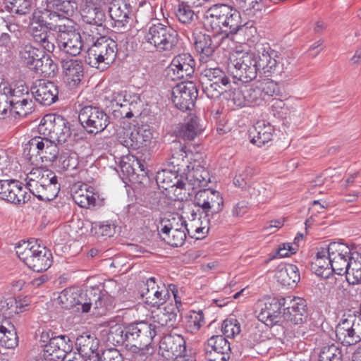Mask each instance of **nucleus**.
<instances>
[{
  "label": "nucleus",
  "mask_w": 361,
  "mask_h": 361,
  "mask_svg": "<svg viewBox=\"0 0 361 361\" xmlns=\"http://www.w3.org/2000/svg\"><path fill=\"white\" fill-rule=\"evenodd\" d=\"M78 119L88 133L94 134L102 132L110 123L109 116L102 109L90 105L80 110Z\"/></svg>",
  "instance_id": "obj_11"
},
{
  "label": "nucleus",
  "mask_w": 361,
  "mask_h": 361,
  "mask_svg": "<svg viewBox=\"0 0 361 361\" xmlns=\"http://www.w3.org/2000/svg\"><path fill=\"white\" fill-rule=\"evenodd\" d=\"M54 38L59 50L70 54L77 56L85 47L82 42V37L73 25H53Z\"/></svg>",
  "instance_id": "obj_8"
},
{
  "label": "nucleus",
  "mask_w": 361,
  "mask_h": 361,
  "mask_svg": "<svg viewBox=\"0 0 361 361\" xmlns=\"http://www.w3.org/2000/svg\"><path fill=\"white\" fill-rule=\"evenodd\" d=\"M193 6L185 3L183 1H179L178 4L176 8V16L178 21L185 25H192L197 19V16L192 9Z\"/></svg>",
  "instance_id": "obj_47"
},
{
  "label": "nucleus",
  "mask_w": 361,
  "mask_h": 361,
  "mask_svg": "<svg viewBox=\"0 0 361 361\" xmlns=\"http://www.w3.org/2000/svg\"><path fill=\"white\" fill-rule=\"evenodd\" d=\"M0 345L6 348H13L18 345V336L13 325L9 329L0 325Z\"/></svg>",
  "instance_id": "obj_54"
},
{
  "label": "nucleus",
  "mask_w": 361,
  "mask_h": 361,
  "mask_svg": "<svg viewBox=\"0 0 361 361\" xmlns=\"http://www.w3.org/2000/svg\"><path fill=\"white\" fill-rule=\"evenodd\" d=\"M30 304V300L27 297H9L0 301V311L3 314L8 317H13L16 314L25 312Z\"/></svg>",
  "instance_id": "obj_31"
},
{
  "label": "nucleus",
  "mask_w": 361,
  "mask_h": 361,
  "mask_svg": "<svg viewBox=\"0 0 361 361\" xmlns=\"http://www.w3.org/2000/svg\"><path fill=\"white\" fill-rule=\"evenodd\" d=\"M274 128L269 123L266 124L264 121H258L254 126L252 142L261 147L271 140Z\"/></svg>",
  "instance_id": "obj_40"
},
{
  "label": "nucleus",
  "mask_w": 361,
  "mask_h": 361,
  "mask_svg": "<svg viewBox=\"0 0 361 361\" xmlns=\"http://www.w3.org/2000/svg\"><path fill=\"white\" fill-rule=\"evenodd\" d=\"M311 269L317 276L324 278L328 277L331 270V261L330 252H329V246L327 247H320L317 250L316 255L311 264Z\"/></svg>",
  "instance_id": "obj_30"
},
{
  "label": "nucleus",
  "mask_w": 361,
  "mask_h": 361,
  "mask_svg": "<svg viewBox=\"0 0 361 361\" xmlns=\"http://www.w3.org/2000/svg\"><path fill=\"white\" fill-rule=\"evenodd\" d=\"M348 281L353 284L361 283V253L354 252L350 260L348 272H345Z\"/></svg>",
  "instance_id": "obj_50"
},
{
  "label": "nucleus",
  "mask_w": 361,
  "mask_h": 361,
  "mask_svg": "<svg viewBox=\"0 0 361 361\" xmlns=\"http://www.w3.org/2000/svg\"><path fill=\"white\" fill-rule=\"evenodd\" d=\"M200 80L204 92L212 99L219 97L223 92V86H226L230 82L226 73L219 67L204 68L201 71Z\"/></svg>",
  "instance_id": "obj_9"
},
{
  "label": "nucleus",
  "mask_w": 361,
  "mask_h": 361,
  "mask_svg": "<svg viewBox=\"0 0 361 361\" xmlns=\"http://www.w3.org/2000/svg\"><path fill=\"white\" fill-rule=\"evenodd\" d=\"M141 295L145 298V303L152 306H160L164 304L170 297L169 290L164 285L161 287H157L156 290L145 292L142 291Z\"/></svg>",
  "instance_id": "obj_45"
},
{
  "label": "nucleus",
  "mask_w": 361,
  "mask_h": 361,
  "mask_svg": "<svg viewBox=\"0 0 361 361\" xmlns=\"http://www.w3.org/2000/svg\"><path fill=\"white\" fill-rule=\"evenodd\" d=\"M75 202L82 208H90L99 206V195L94 192V189L87 185H81L73 195Z\"/></svg>",
  "instance_id": "obj_33"
},
{
  "label": "nucleus",
  "mask_w": 361,
  "mask_h": 361,
  "mask_svg": "<svg viewBox=\"0 0 361 361\" xmlns=\"http://www.w3.org/2000/svg\"><path fill=\"white\" fill-rule=\"evenodd\" d=\"M0 91L9 97V103L17 114L25 116L32 109V101L29 97V90L23 82L11 85L6 81L1 80Z\"/></svg>",
  "instance_id": "obj_6"
},
{
  "label": "nucleus",
  "mask_w": 361,
  "mask_h": 361,
  "mask_svg": "<svg viewBox=\"0 0 361 361\" xmlns=\"http://www.w3.org/2000/svg\"><path fill=\"white\" fill-rule=\"evenodd\" d=\"M221 330L226 337L233 338L240 333V324L235 319H226L222 324Z\"/></svg>",
  "instance_id": "obj_64"
},
{
  "label": "nucleus",
  "mask_w": 361,
  "mask_h": 361,
  "mask_svg": "<svg viewBox=\"0 0 361 361\" xmlns=\"http://www.w3.org/2000/svg\"><path fill=\"white\" fill-rule=\"evenodd\" d=\"M108 12L114 26L121 32H125L130 27L133 20V8L128 0H112L109 5Z\"/></svg>",
  "instance_id": "obj_15"
},
{
  "label": "nucleus",
  "mask_w": 361,
  "mask_h": 361,
  "mask_svg": "<svg viewBox=\"0 0 361 361\" xmlns=\"http://www.w3.org/2000/svg\"><path fill=\"white\" fill-rule=\"evenodd\" d=\"M286 299V302L290 301V305L283 308V317L284 319L294 324L305 322L307 317L305 300L300 298L292 299L290 297H288Z\"/></svg>",
  "instance_id": "obj_26"
},
{
  "label": "nucleus",
  "mask_w": 361,
  "mask_h": 361,
  "mask_svg": "<svg viewBox=\"0 0 361 361\" xmlns=\"http://www.w3.org/2000/svg\"><path fill=\"white\" fill-rule=\"evenodd\" d=\"M257 60L260 74H263L265 77L281 75L279 54L276 51L270 47L264 48L262 51H258Z\"/></svg>",
  "instance_id": "obj_21"
},
{
  "label": "nucleus",
  "mask_w": 361,
  "mask_h": 361,
  "mask_svg": "<svg viewBox=\"0 0 361 361\" xmlns=\"http://www.w3.org/2000/svg\"><path fill=\"white\" fill-rule=\"evenodd\" d=\"M127 326L115 324L109 326L107 331V341L114 345H124L127 348Z\"/></svg>",
  "instance_id": "obj_48"
},
{
  "label": "nucleus",
  "mask_w": 361,
  "mask_h": 361,
  "mask_svg": "<svg viewBox=\"0 0 361 361\" xmlns=\"http://www.w3.org/2000/svg\"><path fill=\"white\" fill-rule=\"evenodd\" d=\"M245 92V87L243 85L231 90L227 94L228 99L231 100L236 106L243 107L247 106V97Z\"/></svg>",
  "instance_id": "obj_63"
},
{
  "label": "nucleus",
  "mask_w": 361,
  "mask_h": 361,
  "mask_svg": "<svg viewBox=\"0 0 361 361\" xmlns=\"http://www.w3.org/2000/svg\"><path fill=\"white\" fill-rule=\"evenodd\" d=\"M0 198L13 204H24L29 200L30 195L16 180H0Z\"/></svg>",
  "instance_id": "obj_20"
},
{
  "label": "nucleus",
  "mask_w": 361,
  "mask_h": 361,
  "mask_svg": "<svg viewBox=\"0 0 361 361\" xmlns=\"http://www.w3.org/2000/svg\"><path fill=\"white\" fill-rule=\"evenodd\" d=\"M32 70L45 77H53L58 71V66L49 56L44 54Z\"/></svg>",
  "instance_id": "obj_51"
},
{
  "label": "nucleus",
  "mask_w": 361,
  "mask_h": 361,
  "mask_svg": "<svg viewBox=\"0 0 361 361\" xmlns=\"http://www.w3.org/2000/svg\"><path fill=\"white\" fill-rule=\"evenodd\" d=\"M195 47L197 51L200 53V60L202 63H207L209 61L217 47L210 35L202 33L195 37Z\"/></svg>",
  "instance_id": "obj_36"
},
{
  "label": "nucleus",
  "mask_w": 361,
  "mask_h": 361,
  "mask_svg": "<svg viewBox=\"0 0 361 361\" xmlns=\"http://www.w3.org/2000/svg\"><path fill=\"white\" fill-rule=\"evenodd\" d=\"M71 341L68 336L59 335L52 336L49 341L44 345V351L48 355H51L56 351H61L62 355L66 354L71 350Z\"/></svg>",
  "instance_id": "obj_41"
},
{
  "label": "nucleus",
  "mask_w": 361,
  "mask_h": 361,
  "mask_svg": "<svg viewBox=\"0 0 361 361\" xmlns=\"http://www.w3.org/2000/svg\"><path fill=\"white\" fill-rule=\"evenodd\" d=\"M75 345L80 353L88 355L93 353L97 350L98 341L93 335L89 333H83L77 337Z\"/></svg>",
  "instance_id": "obj_49"
},
{
  "label": "nucleus",
  "mask_w": 361,
  "mask_h": 361,
  "mask_svg": "<svg viewBox=\"0 0 361 361\" xmlns=\"http://www.w3.org/2000/svg\"><path fill=\"white\" fill-rule=\"evenodd\" d=\"M257 61V54L253 52H246L231 61L230 69L233 79L243 82L255 79L259 73Z\"/></svg>",
  "instance_id": "obj_10"
},
{
  "label": "nucleus",
  "mask_w": 361,
  "mask_h": 361,
  "mask_svg": "<svg viewBox=\"0 0 361 361\" xmlns=\"http://www.w3.org/2000/svg\"><path fill=\"white\" fill-rule=\"evenodd\" d=\"M186 233L190 235V229L188 228H183L182 230L175 231L169 233V234H164L163 240L172 247L182 246L186 239Z\"/></svg>",
  "instance_id": "obj_59"
},
{
  "label": "nucleus",
  "mask_w": 361,
  "mask_h": 361,
  "mask_svg": "<svg viewBox=\"0 0 361 361\" xmlns=\"http://www.w3.org/2000/svg\"><path fill=\"white\" fill-rule=\"evenodd\" d=\"M44 247V246L38 243V240L31 239L20 242L16 246V252L20 259L27 266L30 262V259H35L39 253L40 248Z\"/></svg>",
  "instance_id": "obj_34"
},
{
  "label": "nucleus",
  "mask_w": 361,
  "mask_h": 361,
  "mask_svg": "<svg viewBox=\"0 0 361 361\" xmlns=\"http://www.w3.org/2000/svg\"><path fill=\"white\" fill-rule=\"evenodd\" d=\"M135 133V126L133 127H128L120 128L117 133L118 141L128 149H135L134 145L131 144L133 142V135Z\"/></svg>",
  "instance_id": "obj_62"
},
{
  "label": "nucleus",
  "mask_w": 361,
  "mask_h": 361,
  "mask_svg": "<svg viewBox=\"0 0 361 361\" xmlns=\"http://www.w3.org/2000/svg\"><path fill=\"white\" fill-rule=\"evenodd\" d=\"M185 343L179 335H166L159 342L160 354L167 360L176 357L185 350Z\"/></svg>",
  "instance_id": "obj_24"
},
{
  "label": "nucleus",
  "mask_w": 361,
  "mask_h": 361,
  "mask_svg": "<svg viewBox=\"0 0 361 361\" xmlns=\"http://www.w3.org/2000/svg\"><path fill=\"white\" fill-rule=\"evenodd\" d=\"M44 51L28 43L23 44L20 50V57L30 69L32 70L42 59Z\"/></svg>",
  "instance_id": "obj_38"
},
{
  "label": "nucleus",
  "mask_w": 361,
  "mask_h": 361,
  "mask_svg": "<svg viewBox=\"0 0 361 361\" xmlns=\"http://www.w3.org/2000/svg\"><path fill=\"white\" fill-rule=\"evenodd\" d=\"M26 188L37 199L51 201L60 190V184L55 173L44 168L33 169L27 176Z\"/></svg>",
  "instance_id": "obj_2"
},
{
  "label": "nucleus",
  "mask_w": 361,
  "mask_h": 361,
  "mask_svg": "<svg viewBox=\"0 0 361 361\" xmlns=\"http://www.w3.org/2000/svg\"><path fill=\"white\" fill-rule=\"evenodd\" d=\"M186 228L188 224L182 216L178 214H170L161 219L158 229L162 234H169L171 232Z\"/></svg>",
  "instance_id": "obj_39"
},
{
  "label": "nucleus",
  "mask_w": 361,
  "mask_h": 361,
  "mask_svg": "<svg viewBox=\"0 0 361 361\" xmlns=\"http://www.w3.org/2000/svg\"><path fill=\"white\" fill-rule=\"evenodd\" d=\"M331 261V270L338 275H344L348 272V267L353 253L350 248L340 243L333 242L329 245Z\"/></svg>",
  "instance_id": "obj_17"
},
{
  "label": "nucleus",
  "mask_w": 361,
  "mask_h": 361,
  "mask_svg": "<svg viewBox=\"0 0 361 361\" xmlns=\"http://www.w3.org/2000/svg\"><path fill=\"white\" fill-rule=\"evenodd\" d=\"M82 20L90 25L102 26L106 19L104 12L94 4H87L81 11Z\"/></svg>",
  "instance_id": "obj_43"
},
{
  "label": "nucleus",
  "mask_w": 361,
  "mask_h": 361,
  "mask_svg": "<svg viewBox=\"0 0 361 361\" xmlns=\"http://www.w3.org/2000/svg\"><path fill=\"white\" fill-rule=\"evenodd\" d=\"M31 92L35 100L43 106H49L58 100V86L49 80H37L31 87Z\"/></svg>",
  "instance_id": "obj_19"
},
{
  "label": "nucleus",
  "mask_w": 361,
  "mask_h": 361,
  "mask_svg": "<svg viewBox=\"0 0 361 361\" xmlns=\"http://www.w3.org/2000/svg\"><path fill=\"white\" fill-rule=\"evenodd\" d=\"M258 84L262 97H264V101H266L271 97L278 96L281 93L279 85L273 80H264V81L258 82Z\"/></svg>",
  "instance_id": "obj_61"
},
{
  "label": "nucleus",
  "mask_w": 361,
  "mask_h": 361,
  "mask_svg": "<svg viewBox=\"0 0 361 361\" xmlns=\"http://www.w3.org/2000/svg\"><path fill=\"white\" fill-rule=\"evenodd\" d=\"M117 51L114 39L101 37L87 48L85 61L91 67L104 71L115 61Z\"/></svg>",
  "instance_id": "obj_4"
},
{
  "label": "nucleus",
  "mask_w": 361,
  "mask_h": 361,
  "mask_svg": "<svg viewBox=\"0 0 361 361\" xmlns=\"http://www.w3.org/2000/svg\"><path fill=\"white\" fill-rule=\"evenodd\" d=\"M94 289V287H90L85 290H77L78 297H75V307H77L78 310H81L84 313L89 312L87 300L92 299Z\"/></svg>",
  "instance_id": "obj_60"
},
{
  "label": "nucleus",
  "mask_w": 361,
  "mask_h": 361,
  "mask_svg": "<svg viewBox=\"0 0 361 361\" xmlns=\"http://www.w3.org/2000/svg\"><path fill=\"white\" fill-rule=\"evenodd\" d=\"M204 324V317L202 311H190L185 317V329L188 332L196 334Z\"/></svg>",
  "instance_id": "obj_52"
},
{
  "label": "nucleus",
  "mask_w": 361,
  "mask_h": 361,
  "mask_svg": "<svg viewBox=\"0 0 361 361\" xmlns=\"http://www.w3.org/2000/svg\"><path fill=\"white\" fill-rule=\"evenodd\" d=\"M336 336L337 339L344 345H354L360 341L343 317L336 327Z\"/></svg>",
  "instance_id": "obj_42"
},
{
  "label": "nucleus",
  "mask_w": 361,
  "mask_h": 361,
  "mask_svg": "<svg viewBox=\"0 0 361 361\" xmlns=\"http://www.w3.org/2000/svg\"><path fill=\"white\" fill-rule=\"evenodd\" d=\"M209 181V171L204 167L198 164L188 170V172L185 174V180L183 178L177 179L171 186H176L177 188L190 191V190H194L198 188L207 186Z\"/></svg>",
  "instance_id": "obj_16"
},
{
  "label": "nucleus",
  "mask_w": 361,
  "mask_h": 361,
  "mask_svg": "<svg viewBox=\"0 0 361 361\" xmlns=\"http://www.w3.org/2000/svg\"><path fill=\"white\" fill-rule=\"evenodd\" d=\"M157 335L156 326L154 324L140 322L132 323L127 326V346L131 345L133 350L137 349L140 346H148L152 344L153 338Z\"/></svg>",
  "instance_id": "obj_12"
},
{
  "label": "nucleus",
  "mask_w": 361,
  "mask_h": 361,
  "mask_svg": "<svg viewBox=\"0 0 361 361\" xmlns=\"http://www.w3.org/2000/svg\"><path fill=\"white\" fill-rule=\"evenodd\" d=\"M134 149H137L147 146L152 138L151 130L146 126H135V133L133 135Z\"/></svg>",
  "instance_id": "obj_53"
},
{
  "label": "nucleus",
  "mask_w": 361,
  "mask_h": 361,
  "mask_svg": "<svg viewBox=\"0 0 361 361\" xmlns=\"http://www.w3.org/2000/svg\"><path fill=\"white\" fill-rule=\"evenodd\" d=\"M45 1L42 4L41 13L47 15L49 20L72 14L77 7L75 2L68 0H47Z\"/></svg>",
  "instance_id": "obj_25"
},
{
  "label": "nucleus",
  "mask_w": 361,
  "mask_h": 361,
  "mask_svg": "<svg viewBox=\"0 0 361 361\" xmlns=\"http://www.w3.org/2000/svg\"><path fill=\"white\" fill-rule=\"evenodd\" d=\"M194 203L202 209L204 218L210 225L212 224L210 216L214 218L217 216L224 207V200L220 193L211 189L197 191L195 195Z\"/></svg>",
  "instance_id": "obj_13"
},
{
  "label": "nucleus",
  "mask_w": 361,
  "mask_h": 361,
  "mask_svg": "<svg viewBox=\"0 0 361 361\" xmlns=\"http://www.w3.org/2000/svg\"><path fill=\"white\" fill-rule=\"evenodd\" d=\"M38 130L42 135L51 138L56 144L66 142L71 135L68 122L63 117L54 114L44 116Z\"/></svg>",
  "instance_id": "obj_7"
},
{
  "label": "nucleus",
  "mask_w": 361,
  "mask_h": 361,
  "mask_svg": "<svg viewBox=\"0 0 361 361\" xmlns=\"http://www.w3.org/2000/svg\"><path fill=\"white\" fill-rule=\"evenodd\" d=\"M75 297H78L77 290L66 288L62 290L56 302L64 309H71L75 307Z\"/></svg>",
  "instance_id": "obj_58"
},
{
  "label": "nucleus",
  "mask_w": 361,
  "mask_h": 361,
  "mask_svg": "<svg viewBox=\"0 0 361 361\" xmlns=\"http://www.w3.org/2000/svg\"><path fill=\"white\" fill-rule=\"evenodd\" d=\"M245 87V96L247 97V106H259L263 104L264 97L258 82Z\"/></svg>",
  "instance_id": "obj_56"
},
{
  "label": "nucleus",
  "mask_w": 361,
  "mask_h": 361,
  "mask_svg": "<svg viewBox=\"0 0 361 361\" xmlns=\"http://www.w3.org/2000/svg\"><path fill=\"white\" fill-rule=\"evenodd\" d=\"M187 147L180 141L174 140L171 142L170 147V164L174 168L177 167V171L181 170L183 167H188V152Z\"/></svg>",
  "instance_id": "obj_35"
},
{
  "label": "nucleus",
  "mask_w": 361,
  "mask_h": 361,
  "mask_svg": "<svg viewBox=\"0 0 361 361\" xmlns=\"http://www.w3.org/2000/svg\"><path fill=\"white\" fill-rule=\"evenodd\" d=\"M276 278L283 286L289 288L295 287L300 279L298 268L292 264L280 268L276 273Z\"/></svg>",
  "instance_id": "obj_37"
},
{
  "label": "nucleus",
  "mask_w": 361,
  "mask_h": 361,
  "mask_svg": "<svg viewBox=\"0 0 361 361\" xmlns=\"http://www.w3.org/2000/svg\"><path fill=\"white\" fill-rule=\"evenodd\" d=\"M204 25L207 31L214 35L236 34L245 25L242 24L240 13L233 7L225 4H216L204 13Z\"/></svg>",
  "instance_id": "obj_1"
},
{
  "label": "nucleus",
  "mask_w": 361,
  "mask_h": 361,
  "mask_svg": "<svg viewBox=\"0 0 361 361\" xmlns=\"http://www.w3.org/2000/svg\"><path fill=\"white\" fill-rule=\"evenodd\" d=\"M179 311L178 306L175 307L172 304L168 305L157 314L155 322L161 326L173 327L179 321Z\"/></svg>",
  "instance_id": "obj_44"
},
{
  "label": "nucleus",
  "mask_w": 361,
  "mask_h": 361,
  "mask_svg": "<svg viewBox=\"0 0 361 361\" xmlns=\"http://www.w3.org/2000/svg\"><path fill=\"white\" fill-rule=\"evenodd\" d=\"M59 149L57 144L47 136H35L25 145L24 154L32 161L40 160L44 163L56 161Z\"/></svg>",
  "instance_id": "obj_5"
},
{
  "label": "nucleus",
  "mask_w": 361,
  "mask_h": 361,
  "mask_svg": "<svg viewBox=\"0 0 361 361\" xmlns=\"http://www.w3.org/2000/svg\"><path fill=\"white\" fill-rule=\"evenodd\" d=\"M93 295L92 300H94V303H93L92 314L102 317L113 310L115 306L114 296L104 293L98 287H94Z\"/></svg>",
  "instance_id": "obj_28"
},
{
  "label": "nucleus",
  "mask_w": 361,
  "mask_h": 361,
  "mask_svg": "<svg viewBox=\"0 0 361 361\" xmlns=\"http://www.w3.org/2000/svg\"><path fill=\"white\" fill-rule=\"evenodd\" d=\"M195 61L192 56L188 53L176 56L169 67V71L173 72V80H180L191 77L194 73Z\"/></svg>",
  "instance_id": "obj_23"
},
{
  "label": "nucleus",
  "mask_w": 361,
  "mask_h": 361,
  "mask_svg": "<svg viewBox=\"0 0 361 361\" xmlns=\"http://www.w3.org/2000/svg\"><path fill=\"white\" fill-rule=\"evenodd\" d=\"M63 72L70 89L76 88L83 78V66L80 60L68 59L62 61Z\"/></svg>",
  "instance_id": "obj_27"
},
{
  "label": "nucleus",
  "mask_w": 361,
  "mask_h": 361,
  "mask_svg": "<svg viewBox=\"0 0 361 361\" xmlns=\"http://www.w3.org/2000/svg\"><path fill=\"white\" fill-rule=\"evenodd\" d=\"M286 304L285 298L270 299L264 304L257 315L258 319L267 326H272L281 321V310Z\"/></svg>",
  "instance_id": "obj_22"
},
{
  "label": "nucleus",
  "mask_w": 361,
  "mask_h": 361,
  "mask_svg": "<svg viewBox=\"0 0 361 361\" xmlns=\"http://www.w3.org/2000/svg\"><path fill=\"white\" fill-rule=\"evenodd\" d=\"M142 43L159 52L171 51L177 47L178 34L169 25L153 23L145 27Z\"/></svg>",
  "instance_id": "obj_3"
},
{
  "label": "nucleus",
  "mask_w": 361,
  "mask_h": 361,
  "mask_svg": "<svg viewBox=\"0 0 361 361\" xmlns=\"http://www.w3.org/2000/svg\"><path fill=\"white\" fill-rule=\"evenodd\" d=\"M37 12L35 11L33 16L35 18H38L39 24L37 25H32L30 27V33L34 39L35 43L39 44L42 47L48 52H53L55 49V44L53 39L50 37L47 31L44 30V22L42 23L40 20L42 17H38Z\"/></svg>",
  "instance_id": "obj_32"
},
{
  "label": "nucleus",
  "mask_w": 361,
  "mask_h": 361,
  "mask_svg": "<svg viewBox=\"0 0 361 361\" xmlns=\"http://www.w3.org/2000/svg\"><path fill=\"white\" fill-rule=\"evenodd\" d=\"M342 353L338 344L324 345L319 354V361H341Z\"/></svg>",
  "instance_id": "obj_57"
},
{
  "label": "nucleus",
  "mask_w": 361,
  "mask_h": 361,
  "mask_svg": "<svg viewBox=\"0 0 361 361\" xmlns=\"http://www.w3.org/2000/svg\"><path fill=\"white\" fill-rule=\"evenodd\" d=\"M204 350L208 361H227L231 357L230 343L220 335L210 337L204 345Z\"/></svg>",
  "instance_id": "obj_18"
},
{
  "label": "nucleus",
  "mask_w": 361,
  "mask_h": 361,
  "mask_svg": "<svg viewBox=\"0 0 361 361\" xmlns=\"http://www.w3.org/2000/svg\"><path fill=\"white\" fill-rule=\"evenodd\" d=\"M202 131V128L199 123L198 118L190 115L185 119L183 123L177 125L174 133L178 138L193 140Z\"/></svg>",
  "instance_id": "obj_29"
},
{
  "label": "nucleus",
  "mask_w": 361,
  "mask_h": 361,
  "mask_svg": "<svg viewBox=\"0 0 361 361\" xmlns=\"http://www.w3.org/2000/svg\"><path fill=\"white\" fill-rule=\"evenodd\" d=\"M198 96L195 84L191 81L176 85L172 90V101L180 110H190L195 106Z\"/></svg>",
  "instance_id": "obj_14"
},
{
  "label": "nucleus",
  "mask_w": 361,
  "mask_h": 361,
  "mask_svg": "<svg viewBox=\"0 0 361 361\" xmlns=\"http://www.w3.org/2000/svg\"><path fill=\"white\" fill-rule=\"evenodd\" d=\"M27 267L35 271L40 272L47 270L52 263V255L46 247L40 248L39 253L35 259H30Z\"/></svg>",
  "instance_id": "obj_46"
},
{
  "label": "nucleus",
  "mask_w": 361,
  "mask_h": 361,
  "mask_svg": "<svg viewBox=\"0 0 361 361\" xmlns=\"http://www.w3.org/2000/svg\"><path fill=\"white\" fill-rule=\"evenodd\" d=\"M116 226L110 221L93 222L91 233L97 238H110L114 235Z\"/></svg>",
  "instance_id": "obj_55"
}]
</instances>
